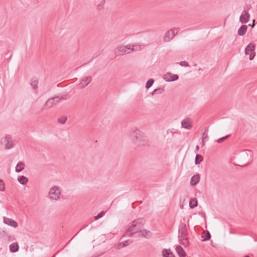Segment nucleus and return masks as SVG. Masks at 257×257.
I'll return each instance as SVG.
<instances>
[{
  "mask_svg": "<svg viewBox=\"0 0 257 257\" xmlns=\"http://www.w3.org/2000/svg\"><path fill=\"white\" fill-rule=\"evenodd\" d=\"M131 137L133 143L137 146H143L148 143L146 135L138 130H136L132 132Z\"/></svg>",
  "mask_w": 257,
  "mask_h": 257,
  "instance_id": "f257e3e1",
  "label": "nucleus"
},
{
  "mask_svg": "<svg viewBox=\"0 0 257 257\" xmlns=\"http://www.w3.org/2000/svg\"><path fill=\"white\" fill-rule=\"evenodd\" d=\"M189 226H181L179 228V240L181 244L185 247H187L189 244L188 238L189 231L188 230Z\"/></svg>",
  "mask_w": 257,
  "mask_h": 257,
  "instance_id": "f03ea898",
  "label": "nucleus"
},
{
  "mask_svg": "<svg viewBox=\"0 0 257 257\" xmlns=\"http://www.w3.org/2000/svg\"><path fill=\"white\" fill-rule=\"evenodd\" d=\"M137 226H130L127 230V231L126 232V235L133 236L135 234H137L136 236H138L140 237H144L146 238H150L152 235V233L150 231H148L146 229L141 230L138 231L136 230L135 227Z\"/></svg>",
  "mask_w": 257,
  "mask_h": 257,
  "instance_id": "7ed1b4c3",
  "label": "nucleus"
},
{
  "mask_svg": "<svg viewBox=\"0 0 257 257\" xmlns=\"http://www.w3.org/2000/svg\"><path fill=\"white\" fill-rule=\"evenodd\" d=\"M131 45H127L126 46L121 45L117 47L114 51V54L116 56L123 55L125 54L130 53Z\"/></svg>",
  "mask_w": 257,
  "mask_h": 257,
  "instance_id": "20e7f679",
  "label": "nucleus"
},
{
  "mask_svg": "<svg viewBox=\"0 0 257 257\" xmlns=\"http://www.w3.org/2000/svg\"><path fill=\"white\" fill-rule=\"evenodd\" d=\"M50 198L54 200H58L60 198L61 191L58 186H53L49 191Z\"/></svg>",
  "mask_w": 257,
  "mask_h": 257,
  "instance_id": "39448f33",
  "label": "nucleus"
},
{
  "mask_svg": "<svg viewBox=\"0 0 257 257\" xmlns=\"http://www.w3.org/2000/svg\"><path fill=\"white\" fill-rule=\"evenodd\" d=\"M1 142L2 144L4 145L6 150L12 149L15 146L14 141L9 136L3 138Z\"/></svg>",
  "mask_w": 257,
  "mask_h": 257,
  "instance_id": "423d86ee",
  "label": "nucleus"
},
{
  "mask_svg": "<svg viewBox=\"0 0 257 257\" xmlns=\"http://www.w3.org/2000/svg\"><path fill=\"white\" fill-rule=\"evenodd\" d=\"M179 29H172L166 32L164 37V40L165 42H169L172 40L175 35L178 33Z\"/></svg>",
  "mask_w": 257,
  "mask_h": 257,
  "instance_id": "0eeeda50",
  "label": "nucleus"
},
{
  "mask_svg": "<svg viewBox=\"0 0 257 257\" xmlns=\"http://www.w3.org/2000/svg\"><path fill=\"white\" fill-rule=\"evenodd\" d=\"M249 8L248 7L244 8L243 13L239 17V21L242 24H245L249 21L250 15L248 13Z\"/></svg>",
  "mask_w": 257,
  "mask_h": 257,
  "instance_id": "6e6552de",
  "label": "nucleus"
},
{
  "mask_svg": "<svg viewBox=\"0 0 257 257\" xmlns=\"http://www.w3.org/2000/svg\"><path fill=\"white\" fill-rule=\"evenodd\" d=\"M62 98H60L59 97H54L49 98L45 103V106L48 108L52 107L54 105L58 103Z\"/></svg>",
  "mask_w": 257,
  "mask_h": 257,
  "instance_id": "1a4fd4ad",
  "label": "nucleus"
},
{
  "mask_svg": "<svg viewBox=\"0 0 257 257\" xmlns=\"http://www.w3.org/2000/svg\"><path fill=\"white\" fill-rule=\"evenodd\" d=\"M163 78L166 81L170 82L177 80L178 79V76L168 72L164 75Z\"/></svg>",
  "mask_w": 257,
  "mask_h": 257,
  "instance_id": "9d476101",
  "label": "nucleus"
},
{
  "mask_svg": "<svg viewBox=\"0 0 257 257\" xmlns=\"http://www.w3.org/2000/svg\"><path fill=\"white\" fill-rule=\"evenodd\" d=\"M182 127L190 130L192 127L191 124V119L190 118H187L186 119H183L181 122Z\"/></svg>",
  "mask_w": 257,
  "mask_h": 257,
  "instance_id": "9b49d317",
  "label": "nucleus"
},
{
  "mask_svg": "<svg viewBox=\"0 0 257 257\" xmlns=\"http://www.w3.org/2000/svg\"><path fill=\"white\" fill-rule=\"evenodd\" d=\"M92 80L91 77H86L82 79L80 83L79 84V88H83L88 85Z\"/></svg>",
  "mask_w": 257,
  "mask_h": 257,
  "instance_id": "f8f14e48",
  "label": "nucleus"
},
{
  "mask_svg": "<svg viewBox=\"0 0 257 257\" xmlns=\"http://www.w3.org/2000/svg\"><path fill=\"white\" fill-rule=\"evenodd\" d=\"M242 156L244 158H247L249 161H251L253 157V153L250 150L243 151L242 153Z\"/></svg>",
  "mask_w": 257,
  "mask_h": 257,
  "instance_id": "ddd939ff",
  "label": "nucleus"
},
{
  "mask_svg": "<svg viewBox=\"0 0 257 257\" xmlns=\"http://www.w3.org/2000/svg\"><path fill=\"white\" fill-rule=\"evenodd\" d=\"M255 49V46L253 43H249L245 49V52L246 55L253 53Z\"/></svg>",
  "mask_w": 257,
  "mask_h": 257,
  "instance_id": "4468645a",
  "label": "nucleus"
},
{
  "mask_svg": "<svg viewBox=\"0 0 257 257\" xmlns=\"http://www.w3.org/2000/svg\"><path fill=\"white\" fill-rule=\"evenodd\" d=\"M200 180V176L198 174L194 175L192 177L190 181V184L192 186L196 185Z\"/></svg>",
  "mask_w": 257,
  "mask_h": 257,
  "instance_id": "2eb2a0df",
  "label": "nucleus"
},
{
  "mask_svg": "<svg viewBox=\"0 0 257 257\" xmlns=\"http://www.w3.org/2000/svg\"><path fill=\"white\" fill-rule=\"evenodd\" d=\"M176 250L180 257H185L186 255L184 250L180 245H178L176 246Z\"/></svg>",
  "mask_w": 257,
  "mask_h": 257,
  "instance_id": "dca6fc26",
  "label": "nucleus"
},
{
  "mask_svg": "<svg viewBox=\"0 0 257 257\" xmlns=\"http://www.w3.org/2000/svg\"><path fill=\"white\" fill-rule=\"evenodd\" d=\"M247 27L246 25H242L238 30L237 33L239 36L244 35L247 31Z\"/></svg>",
  "mask_w": 257,
  "mask_h": 257,
  "instance_id": "f3484780",
  "label": "nucleus"
},
{
  "mask_svg": "<svg viewBox=\"0 0 257 257\" xmlns=\"http://www.w3.org/2000/svg\"><path fill=\"white\" fill-rule=\"evenodd\" d=\"M19 246L18 243L15 242L10 245V249L12 252H16L19 250Z\"/></svg>",
  "mask_w": 257,
  "mask_h": 257,
  "instance_id": "a211bd4d",
  "label": "nucleus"
},
{
  "mask_svg": "<svg viewBox=\"0 0 257 257\" xmlns=\"http://www.w3.org/2000/svg\"><path fill=\"white\" fill-rule=\"evenodd\" d=\"M25 166V165L24 162H19L17 164V166L16 167V171L17 172H21L24 169Z\"/></svg>",
  "mask_w": 257,
  "mask_h": 257,
  "instance_id": "6ab92c4d",
  "label": "nucleus"
},
{
  "mask_svg": "<svg viewBox=\"0 0 257 257\" xmlns=\"http://www.w3.org/2000/svg\"><path fill=\"white\" fill-rule=\"evenodd\" d=\"M145 223L144 218H138L133 221L132 225H142Z\"/></svg>",
  "mask_w": 257,
  "mask_h": 257,
  "instance_id": "aec40b11",
  "label": "nucleus"
},
{
  "mask_svg": "<svg viewBox=\"0 0 257 257\" xmlns=\"http://www.w3.org/2000/svg\"><path fill=\"white\" fill-rule=\"evenodd\" d=\"M133 241L130 240H125L122 242H119L117 245V248L120 249L121 248L126 246L129 243H132Z\"/></svg>",
  "mask_w": 257,
  "mask_h": 257,
  "instance_id": "412c9836",
  "label": "nucleus"
},
{
  "mask_svg": "<svg viewBox=\"0 0 257 257\" xmlns=\"http://www.w3.org/2000/svg\"><path fill=\"white\" fill-rule=\"evenodd\" d=\"M201 237L203 238V241H206L210 239L211 235L208 231H204Z\"/></svg>",
  "mask_w": 257,
  "mask_h": 257,
  "instance_id": "4be33fe9",
  "label": "nucleus"
},
{
  "mask_svg": "<svg viewBox=\"0 0 257 257\" xmlns=\"http://www.w3.org/2000/svg\"><path fill=\"white\" fill-rule=\"evenodd\" d=\"M4 222L7 225H17L15 220L6 217H4Z\"/></svg>",
  "mask_w": 257,
  "mask_h": 257,
  "instance_id": "5701e85b",
  "label": "nucleus"
},
{
  "mask_svg": "<svg viewBox=\"0 0 257 257\" xmlns=\"http://www.w3.org/2000/svg\"><path fill=\"white\" fill-rule=\"evenodd\" d=\"M18 181L21 184L25 185L28 182V179L27 177L22 176L18 177Z\"/></svg>",
  "mask_w": 257,
  "mask_h": 257,
  "instance_id": "b1692460",
  "label": "nucleus"
},
{
  "mask_svg": "<svg viewBox=\"0 0 257 257\" xmlns=\"http://www.w3.org/2000/svg\"><path fill=\"white\" fill-rule=\"evenodd\" d=\"M197 206V200L196 199H192L189 201V206L191 208H194Z\"/></svg>",
  "mask_w": 257,
  "mask_h": 257,
  "instance_id": "393cba45",
  "label": "nucleus"
},
{
  "mask_svg": "<svg viewBox=\"0 0 257 257\" xmlns=\"http://www.w3.org/2000/svg\"><path fill=\"white\" fill-rule=\"evenodd\" d=\"M142 49L141 46L138 45H133L132 47L131 46L130 53L133 51H139Z\"/></svg>",
  "mask_w": 257,
  "mask_h": 257,
  "instance_id": "a878e982",
  "label": "nucleus"
},
{
  "mask_svg": "<svg viewBox=\"0 0 257 257\" xmlns=\"http://www.w3.org/2000/svg\"><path fill=\"white\" fill-rule=\"evenodd\" d=\"M203 160L202 156L197 154L195 158V163L196 165H198Z\"/></svg>",
  "mask_w": 257,
  "mask_h": 257,
  "instance_id": "bb28decb",
  "label": "nucleus"
},
{
  "mask_svg": "<svg viewBox=\"0 0 257 257\" xmlns=\"http://www.w3.org/2000/svg\"><path fill=\"white\" fill-rule=\"evenodd\" d=\"M30 84L33 89H36L38 88V81L37 80H32Z\"/></svg>",
  "mask_w": 257,
  "mask_h": 257,
  "instance_id": "cd10ccee",
  "label": "nucleus"
},
{
  "mask_svg": "<svg viewBox=\"0 0 257 257\" xmlns=\"http://www.w3.org/2000/svg\"><path fill=\"white\" fill-rule=\"evenodd\" d=\"M154 82V80L152 79H150L148 80L146 84V87L148 89L151 87Z\"/></svg>",
  "mask_w": 257,
  "mask_h": 257,
  "instance_id": "c85d7f7f",
  "label": "nucleus"
},
{
  "mask_svg": "<svg viewBox=\"0 0 257 257\" xmlns=\"http://www.w3.org/2000/svg\"><path fill=\"white\" fill-rule=\"evenodd\" d=\"M170 252L171 251H170V250L164 249L162 250L163 256V257H169Z\"/></svg>",
  "mask_w": 257,
  "mask_h": 257,
  "instance_id": "c756f323",
  "label": "nucleus"
},
{
  "mask_svg": "<svg viewBox=\"0 0 257 257\" xmlns=\"http://www.w3.org/2000/svg\"><path fill=\"white\" fill-rule=\"evenodd\" d=\"M229 137V135H227L224 137H222L221 138H220L217 140H216V142H217L218 143H221L223 141H224L226 139H227Z\"/></svg>",
  "mask_w": 257,
  "mask_h": 257,
  "instance_id": "7c9ffc66",
  "label": "nucleus"
},
{
  "mask_svg": "<svg viewBox=\"0 0 257 257\" xmlns=\"http://www.w3.org/2000/svg\"><path fill=\"white\" fill-rule=\"evenodd\" d=\"M104 215V213L102 211L100 213H99L97 215L94 217V220H97L101 217H102Z\"/></svg>",
  "mask_w": 257,
  "mask_h": 257,
  "instance_id": "2f4dec72",
  "label": "nucleus"
},
{
  "mask_svg": "<svg viewBox=\"0 0 257 257\" xmlns=\"http://www.w3.org/2000/svg\"><path fill=\"white\" fill-rule=\"evenodd\" d=\"M67 120V118L66 117H62L59 118L58 121L60 123L64 124Z\"/></svg>",
  "mask_w": 257,
  "mask_h": 257,
  "instance_id": "473e14b6",
  "label": "nucleus"
},
{
  "mask_svg": "<svg viewBox=\"0 0 257 257\" xmlns=\"http://www.w3.org/2000/svg\"><path fill=\"white\" fill-rule=\"evenodd\" d=\"M5 184L2 180H0V191H4Z\"/></svg>",
  "mask_w": 257,
  "mask_h": 257,
  "instance_id": "72a5a7b5",
  "label": "nucleus"
},
{
  "mask_svg": "<svg viewBox=\"0 0 257 257\" xmlns=\"http://www.w3.org/2000/svg\"><path fill=\"white\" fill-rule=\"evenodd\" d=\"M180 65H181V66H184V67H187V66H188V63H187L186 61H181V62L180 63Z\"/></svg>",
  "mask_w": 257,
  "mask_h": 257,
  "instance_id": "f704fd0d",
  "label": "nucleus"
},
{
  "mask_svg": "<svg viewBox=\"0 0 257 257\" xmlns=\"http://www.w3.org/2000/svg\"><path fill=\"white\" fill-rule=\"evenodd\" d=\"M208 131V128H205V132L203 134V138H207V132Z\"/></svg>",
  "mask_w": 257,
  "mask_h": 257,
  "instance_id": "c9c22d12",
  "label": "nucleus"
},
{
  "mask_svg": "<svg viewBox=\"0 0 257 257\" xmlns=\"http://www.w3.org/2000/svg\"><path fill=\"white\" fill-rule=\"evenodd\" d=\"M249 55V59L250 60H252L254 58V56L255 55L254 53H250Z\"/></svg>",
  "mask_w": 257,
  "mask_h": 257,
  "instance_id": "e433bc0d",
  "label": "nucleus"
},
{
  "mask_svg": "<svg viewBox=\"0 0 257 257\" xmlns=\"http://www.w3.org/2000/svg\"><path fill=\"white\" fill-rule=\"evenodd\" d=\"M159 91V93L162 92V90L161 89H156L154 90V92H157Z\"/></svg>",
  "mask_w": 257,
  "mask_h": 257,
  "instance_id": "4c0bfd02",
  "label": "nucleus"
},
{
  "mask_svg": "<svg viewBox=\"0 0 257 257\" xmlns=\"http://www.w3.org/2000/svg\"><path fill=\"white\" fill-rule=\"evenodd\" d=\"M169 257H175L172 252H170Z\"/></svg>",
  "mask_w": 257,
  "mask_h": 257,
  "instance_id": "58836bf2",
  "label": "nucleus"
},
{
  "mask_svg": "<svg viewBox=\"0 0 257 257\" xmlns=\"http://www.w3.org/2000/svg\"><path fill=\"white\" fill-rule=\"evenodd\" d=\"M199 147L198 146H196V149H195V152H197L198 150H199Z\"/></svg>",
  "mask_w": 257,
  "mask_h": 257,
  "instance_id": "ea45409f",
  "label": "nucleus"
},
{
  "mask_svg": "<svg viewBox=\"0 0 257 257\" xmlns=\"http://www.w3.org/2000/svg\"><path fill=\"white\" fill-rule=\"evenodd\" d=\"M254 25H255V24H254V20H253V24H252V25H250L249 24V26H251V27H253L254 26Z\"/></svg>",
  "mask_w": 257,
  "mask_h": 257,
  "instance_id": "a19ab883",
  "label": "nucleus"
},
{
  "mask_svg": "<svg viewBox=\"0 0 257 257\" xmlns=\"http://www.w3.org/2000/svg\"><path fill=\"white\" fill-rule=\"evenodd\" d=\"M104 4H105V1L104 0H102L101 2V5H103Z\"/></svg>",
  "mask_w": 257,
  "mask_h": 257,
  "instance_id": "79ce46f5",
  "label": "nucleus"
},
{
  "mask_svg": "<svg viewBox=\"0 0 257 257\" xmlns=\"http://www.w3.org/2000/svg\"><path fill=\"white\" fill-rule=\"evenodd\" d=\"M98 8L99 10H100V9H101V7H100V6H98Z\"/></svg>",
  "mask_w": 257,
  "mask_h": 257,
  "instance_id": "37998d69",
  "label": "nucleus"
},
{
  "mask_svg": "<svg viewBox=\"0 0 257 257\" xmlns=\"http://www.w3.org/2000/svg\"><path fill=\"white\" fill-rule=\"evenodd\" d=\"M244 257H250V256L249 255H247L244 256Z\"/></svg>",
  "mask_w": 257,
  "mask_h": 257,
  "instance_id": "c03bdc74",
  "label": "nucleus"
},
{
  "mask_svg": "<svg viewBox=\"0 0 257 257\" xmlns=\"http://www.w3.org/2000/svg\"><path fill=\"white\" fill-rule=\"evenodd\" d=\"M77 235V233H76V234H75V235H74V237H75V236H76Z\"/></svg>",
  "mask_w": 257,
  "mask_h": 257,
  "instance_id": "a18cd8bd",
  "label": "nucleus"
},
{
  "mask_svg": "<svg viewBox=\"0 0 257 257\" xmlns=\"http://www.w3.org/2000/svg\"><path fill=\"white\" fill-rule=\"evenodd\" d=\"M77 235V233H76V234H75V235H74V237H75V236H76Z\"/></svg>",
  "mask_w": 257,
  "mask_h": 257,
  "instance_id": "49530a36",
  "label": "nucleus"
},
{
  "mask_svg": "<svg viewBox=\"0 0 257 257\" xmlns=\"http://www.w3.org/2000/svg\"><path fill=\"white\" fill-rule=\"evenodd\" d=\"M77 235V233H76V234H75V235H74V237H75V236H76Z\"/></svg>",
  "mask_w": 257,
  "mask_h": 257,
  "instance_id": "de8ad7c7",
  "label": "nucleus"
},
{
  "mask_svg": "<svg viewBox=\"0 0 257 257\" xmlns=\"http://www.w3.org/2000/svg\"><path fill=\"white\" fill-rule=\"evenodd\" d=\"M77 235V233H76V234H75V235H74V237H75V236H76Z\"/></svg>",
  "mask_w": 257,
  "mask_h": 257,
  "instance_id": "09e8293b",
  "label": "nucleus"
},
{
  "mask_svg": "<svg viewBox=\"0 0 257 257\" xmlns=\"http://www.w3.org/2000/svg\"><path fill=\"white\" fill-rule=\"evenodd\" d=\"M13 226V227H17L18 226L15 225V226Z\"/></svg>",
  "mask_w": 257,
  "mask_h": 257,
  "instance_id": "8fccbe9b",
  "label": "nucleus"
},
{
  "mask_svg": "<svg viewBox=\"0 0 257 257\" xmlns=\"http://www.w3.org/2000/svg\"><path fill=\"white\" fill-rule=\"evenodd\" d=\"M205 228L206 229L207 228V225H205Z\"/></svg>",
  "mask_w": 257,
  "mask_h": 257,
  "instance_id": "3c124183",
  "label": "nucleus"
}]
</instances>
